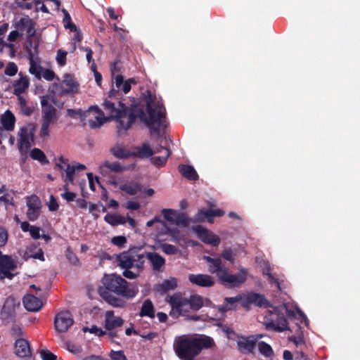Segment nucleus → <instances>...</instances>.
I'll return each mask as SVG.
<instances>
[{"instance_id":"nucleus-1","label":"nucleus","mask_w":360,"mask_h":360,"mask_svg":"<svg viewBox=\"0 0 360 360\" xmlns=\"http://www.w3.org/2000/svg\"><path fill=\"white\" fill-rule=\"evenodd\" d=\"M103 107L109 117L116 120L119 122L118 131H127L135 122L136 118H139L148 127L151 134H158L160 127L165 118V108L162 103L155 101L150 92L146 100V116L144 110L141 107L134 105L129 108L123 102H112L105 100Z\"/></svg>"},{"instance_id":"nucleus-2","label":"nucleus","mask_w":360,"mask_h":360,"mask_svg":"<svg viewBox=\"0 0 360 360\" xmlns=\"http://www.w3.org/2000/svg\"><path fill=\"white\" fill-rule=\"evenodd\" d=\"M102 284L103 286L99 289L100 295L115 307H122L124 302L112 294L126 299H131L138 293V290L135 289L132 284L115 274H105L102 278Z\"/></svg>"},{"instance_id":"nucleus-3","label":"nucleus","mask_w":360,"mask_h":360,"mask_svg":"<svg viewBox=\"0 0 360 360\" xmlns=\"http://www.w3.org/2000/svg\"><path fill=\"white\" fill-rule=\"evenodd\" d=\"M214 340L208 336L204 338H182L176 342L174 350L181 360H194L203 349L211 348Z\"/></svg>"},{"instance_id":"nucleus-4","label":"nucleus","mask_w":360,"mask_h":360,"mask_svg":"<svg viewBox=\"0 0 360 360\" xmlns=\"http://www.w3.org/2000/svg\"><path fill=\"white\" fill-rule=\"evenodd\" d=\"M166 301L172 307L169 315L174 318L187 315L189 309L193 311H198L204 305L203 298L196 294L191 295L189 299H187L183 297L179 293H175L169 295Z\"/></svg>"},{"instance_id":"nucleus-5","label":"nucleus","mask_w":360,"mask_h":360,"mask_svg":"<svg viewBox=\"0 0 360 360\" xmlns=\"http://www.w3.org/2000/svg\"><path fill=\"white\" fill-rule=\"evenodd\" d=\"M208 271L211 274H216L217 277L221 284L230 287H236L243 283L246 280L243 274H232L229 269L222 264L219 257L214 258V262L209 264Z\"/></svg>"},{"instance_id":"nucleus-6","label":"nucleus","mask_w":360,"mask_h":360,"mask_svg":"<svg viewBox=\"0 0 360 360\" xmlns=\"http://www.w3.org/2000/svg\"><path fill=\"white\" fill-rule=\"evenodd\" d=\"M94 112L98 114L95 117V120H90L89 127L91 129H96L101 127L105 121L108 120V118L103 116V112L98 108V106H91L88 110L82 111V110H75L73 109L68 110V115L71 117H75L76 115H79L81 118H85L89 116V115L91 112Z\"/></svg>"},{"instance_id":"nucleus-7","label":"nucleus","mask_w":360,"mask_h":360,"mask_svg":"<svg viewBox=\"0 0 360 360\" xmlns=\"http://www.w3.org/2000/svg\"><path fill=\"white\" fill-rule=\"evenodd\" d=\"M74 320L69 311H61L54 318V328L58 333H65L73 325Z\"/></svg>"},{"instance_id":"nucleus-8","label":"nucleus","mask_w":360,"mask_h":360,"mask_svg":"<svg viewBox=\"0 0 360 360\" xmlns=\"http://www.w3.org/2000/svg\"><path fill=\"white\" fill-rule=\"evenodd\" d=\"M269 312L271 315L276 316V318L275 319H268L265 323L266 328H272L276 332H283L290 330L288 321L283 314L278 313L277 309H275V312L271 311H269Z\"/></svg>"},{"instance_id":"nucleus-9","label":"nucleus","mask_w":360,"mask_h":360,"mask_svg":"<svg viewBox=\"0 0 360 360\" xmlns=\"http://www.w3.org/2000/svg\"><path fill=\"white\" fill-rule=\"evenodd\" d=\"M137 250H141L139 248L133 247L127 251H124L119 255H116V261L121 269H131L135 263V254Z\"/></svg>"},{"instance_id":"nucleus-10","label":"nucleus","mask_w":360,"mask_h":360,"mask_svg":"<svg viewBox=\"0 0 360 360\" xmlns=\"http://www.w3.org/2000/svg\"><path fill=\"white\" fill-rule=\"evenodd\" d=\"M125 169V167L118 162H105L100 167V172L104 176H108L110 178L109 183L111 185H117L118 181L112 176L110 175V172H122Z\"/></svg>"},{"instance_id":"nucleus-11","label":"nucleus","mask_w":360,"mask_h":360,"mask_svg":"<svg viewBox=\"0 0 360 360\" xmlns=\"http://www.w3.org/2000/svg\"><path fill=\"white\" fill-rule=\"evenodd\" d=\"M193 230L197 233L198 238L206 244L218 246L220 243V238L218 236L201 225L193 226Z\"/></svg>"},{"instance_id":"nucleus-12","label":"nucleus","mask_w":360,"mask_h":360,"mask_svg":"<svg viewBox=\"0 0 360 360\" xmlns=\"http://www.w3.org/2000/svg\"><path fill=\"white\" fill-rule=\"evenodd\" d=\"M250 304H254L255 306L260 307H270L269 302L264 297V295L254 292H250L246 295H245L241 302V305L243 307H248Z\"/></svg>"},{"instance_id":"nucleus-13","label":"nucleus","mask_w":360,"mask_h":360,"mask_svg":"<svg viewBox=\"0 0 360 360\" xmlns=\"http://www.w3.org/2000/svg\"><path fill=\"white\" fill-rule=\"evenodd\" d=\"M27 217L31 221H36L40 215L41 203L39 198L32 195L27 198Z\"/></svg>"},{"instance_id":"nucleus-14","label":"nucleus","mask_w":360,"mask_h":360,"mask_svg":"<svg viewBox=\"0 0 360 360\" xmlns=\"http://www.w3.org/2000/svg\"><path fill=\"white\" fill-rule=\"evenodd\" d=\"M262 337V335L257 337L255 335H250L248 337L242 336L237 341V347L238 349L244 354H254L258 339Z\"/></svg>"},{"instance_id":"nucleus-15","label":"nucleus","mask_w":360,"mask_h":360,"mask_svg":"<svg viewBox=\"0 0 360 360\" xmlns=\"http://www.w3.org/2000/svg\"><path fill=\"white\" fill-rule=\"evenodd\" d=\"M61 163H64L66 165L65 168V181L68 180L69 182L71 184L73 183L74 181V175L76 171H82L86 169V167L84 165L82 164H78L76 166H71L68 163V160L64 158L63 156H60L58 162L56 163V167L58 168L59 169H63V166L61 165Z\"/></svg>"},{"instance_id":"nucleus-16","label":"nucleus","mask_w":360,"mask_h":360,"mask_svg":"<svg viewBox=\"0 0 360 360\" xmlns=\"http://www.w3.org/2000/svg\"><path fill=\"white\" fill-rule=\"evenodd\" d=\"M224 212L221 209L210 210L202 208L198 210L194 217V221H204L205 219L209 223H213L214 217H222Z\"/></svg>"},{"instance_id":"nucleus-17","label":"nucleus","mask_w":360,"mask_h":360,"mask_svg":"<svg viewBox=\"0 0 360 360\" xmlns=\"http://www.w3.org/2000/svg\"><path fill=\"white\" fill-rule=\"evenodd\" d=\"M188 280L193 284L200 287H212L214 284L212 277L207 274H190Z\"/></svg>"},{"instance_id":"nucleus-18","label":"nucleus","mask_w":360,"mask_h":360,"mask_svg":"<svg viewBox=\"0 0 360 360\" xmlns=\"http://www.w3.org/2000/svg\"><path fill=\"white\" fill-rule=\"evenodd\" d=\"M124 320L120 316H115L113 311H107L105 314L104 327L107 330H112L115 328L121 327Z\"/></svg>"},{"instance_id":"nucleus-19","label":"nucleus","mask_w":360,"mask_h":360,"mask_svg":"<svg viewBox=\"0 0 360 360\" xmlns=\"http://www.w3.org/2000/svg\"><path fill=\"white\" fill-rule=\"evenodd\" d=\"M157 153H162L161 156H153L150 158L153 165L158 167H163L167 162L168 158L171 155L170 150L163 146H159L154 150V154Z\"/></svg>"},{"instance_id":"nucleus-20","label":"nucleus","mask_w":360,"mask_h":360,"mask_svg":"<svg viewBox=\"0 0 360 360\" xmlns=\"http://www.w3.org/2000/svg\"><path fill=\"white\" fill-rule=\"evenodd\" d=\"M22 302L25 308L30 311H38L43 305L41 299L31 294L25 295Z\"/></svg>"},{"instance_id":"nucleus-21","label":"nucleus","mask_w":360,"mask_h":360,"mask_svg":"<svg viewBox=\"0 0 360 360\" xmlns=\"http://www.w3.org/2000/svg\"><path fill=\"white\" fill-rule=\"evenodd\" d=\"M16 264L11 256L5 255L0 259V271L8 278L13 276L9 272L10 270H14Z\"/></svg>"},{"instance_id":"nucleus-22","label":"nucleus","mask_w":360,"mask_h":360,"mask_svg":"<svg viewBox=\"0 0 360 360\" xmlns=\"http://www.w3.org/2000/svg\"><path fill=\"white\" fill-rule=\"evenodd\" d=\"M14 347L16 355L20 357H26L31 354L29 342L24 338L17 339Z\"/></svg>"},{"instance_id":"nucleus-23","label":"nucleus","mask_w":360,"mask_h":360,"mask_svg":"<svg viewBox=\"0 0 360 360\" xmlns=\"http://www.w3.org/2000/svg\"><path fill=\"white\" fill-rule=\"evenodd\" d=\"M131 153V157L146 158L153 156L154 150H153L148 143H143L141 146L134 147Z\"/></svg>"},{"instance_id":"nucleus-24","label":"nucleus","mask_w":360,"mask_h":360,"mask_svg":"<svg viewBox=\"0 0 360 360\" xmlns=\"http://www.w3.org/2000/svg\"><path fill=\"white\" fill-rule=\"evenodd\" d=\"M41 112L42 116L46 117L51 118L57 120L58 117L56 115V109L51 104L49 103L48 98L46 96H43L41 98Z\"/></svg>"},{"instance_id":"nucleus-25","label":"nucleus","mask_w":360,"mask_h":360,"mask_svg":"<svg viewBox=\"0 0 360 360\" xmlns=\"http://www.w3.org/2000/svg\"><path fill=\"white\" fill-rule=\"evenodd\" d=\"M28 59L30 60V74L34 75L38 79L41 78V73L43 68L40 65H37L34 60V53L30 48L27 47L26 49Z\"/></svg>"},{"instance_id":"nucleus-26","label":"nucleus","mask_w":360,"mask_h":360,"mask_svg":"<svg viewBox=\"0 0 360 360\" xmlns=\"http://www.w3.org/2000/svg\"><path fill=\"white\" fill-rule=\"evenodd\" d=\"M179 173L188 180L196 181L198 174L193 166L188 165H179L178 167Z\"/></svg>"},{"instance_id":"nucleus-27","label":"nucleus","mask_w":360,"mask_h":360,"mask_svg":"<svg viewBox=\"0 0 360 360\" xmlns=\"http://www.w3.org/2000/svg\"><path fill=\"white\" fill-rule=\"evenodd\" d=\"M20 78L13 85V93L16 96H20L29 87V79L27 76H22V72L19 73Z\"/></svg>"},{"instance_id":"nucleus-28","label":"nucleus","mask_w":360,"mask_h":360,"mask_svg":"<svg viewBox=\"0 0 360 360\" xmlns=\"http://www.w3.org/2000/svg\"><path fill=\"white\" fill-rule=\"evenodd\" d=\"M146 258L150 262L153 269L159 271L165 263V259L156 252H147Z\"/></svg>"},{"instance_id":"nucleus-29","label":"nucleus","mask_w":360,"mask_h":360,"mask_svg":"<svg viewBox=\"0 0 360 360\" xmlns=\"http://www.w3.org/2000/svg\"><path fill=\"white\" fill-rule=\"evenodd\" d=\"M13 302V298L8 297L6 299L1 312L2 319H8L14 316L15 305Z\"/></svg>"},{"instance_id":"nucleus-30","label":"nucleus","mask_w":360,"mask_h":360,"mask_svg":"<svg viewBox=\"0 0 360 360\" xmlns=\"http://www.w3.org/2000/svg\"><path fill=\"white\" fill-rule=\"evenodd\" d=\"M139 316L141 317L148 316L151 319L155 317V308L150 299L144 300L141 308Z\"/></svg>"},{"instance_id":"nucleus-31","label":"nucleus","mask_w":360,"mask_h":360,"mask_svg":"<svg viewBox=\"0 0 360 360\" xmlns=\"http://www.w3.org/2000/svg\"><path fill=\"white\" fill-rule=\"evenodd\" d=\"M177 286V281L175 278H170L165 280L161 284L156 287L157 291L161 293H165L170 290H174Z\"/></svg>"},{"instance_id":"nucleus-32","label":"nucleus","mask_w":360,"mask_h":360,"mask_svg":"<svg viewBox=\"0 0 360 360\" xmlns=\"http://www.w3.org/2000/svg\"><path fill=\"white\" fill-rule=\"evenodd\" d=\"M120 189L126 193L134 195L141 191V186L139 183L131 181L120 186Z\"/></svg>"},{"instance_id":"nucleus-33","label":"nucleus","mask_w":360,"mask_h":360,"mask_svg":"<svg viewBox=\"0 0 360 360\" xmlns=\"http://www.w3.org/2000/svg\"><path fill=\"white\" fill-rule=\"evenodd\" d=\"M15 118L14 115L7 110L1 119V124L6 131H13L15 127Z\"/></svg>"},{"instance_id":"nucleus-34","label":"nucleus","mask_w":360,"mask_h":360,"mask_svg":"<svg viewBox=\"0 0 360 360\" xmlns=\"http://www.w3.org/2000/svg\"><path fill=\"white\" fill-rule=\"evenodd\" d=\"M104 220L112 226H117L119 224H124L127 223L125 217L117 214H107L104 217Z\"/></svg>"},{"instance_id":"nucleus-35","label":"nucleus","mask_w":360,"mask_h":360,"mask_svg":"<svg viewBox=\"0 0 360 360\" xmlns=\"http://www.w3.org/2000/svg\"><path fill=\"white\" fill-rule=\"evenodd\" d=\"M262 274L264 276H267L268 281L271 284L275 285V286L281 290V284L279 280L271 274V268L269 262L264 263V267L262 269Z\"/></svg>"},{"instance_id":"nucleus-36","label":"nucleus","mask_w":360,"mask_h":360,"mask_svg":"<svg viewBox=\"0 0 360 360\" xmlns=\"http://www.w3.org/2000/svg\"><path fill=\"white\" fill-rule=\"evenodd\" d=\"M111 154L119 159H127L131 157L130 150H126L121 146H115L110 149Z\"/></svg>"},{"instance_id":"nucleus-37","label":"nucleus","mask_w":360,"mask_h":360,"mask_svg":"<svg viewBox=\"0 0 360 360\" xmlns=\"http://www.w3.org/2000/svg\"><path fill=\"white\" fill-rule=\"evenodd\" d=\"M64 80L63 82V84H65L68 88L65 89H63L62 92L68 94L70 92H74L77 90L78 86V84L75 81L73 77L70 74H66L64 77Z\"/></svg>"},{"instance_id":"nucleus-38","label":"nucleus","mask_w":360,"mask_h":360,"mask_svg":"<svg viewBox=\"0 0 360 360\" xmlns=\"http://www.w3.org/2000/svg\"><path fill=\"white\" fill-rule=\"evenodd\" d=\"M30 155L32 159L39 161L41 165H47L49 162L45 153L39 148H33L30 151Z\"/></svg>"},{"instance_id":"nucleus-39","label":"nucleus","mask_w":360,"mask_h":360,"mask_svg":"<svg viewBox=\"0 0 360 360\" xmlns=\"http://www.w3.org/2000/svg\"><path fill=\"white\" fill-rule=\"evenodd\" d=\"M176 218L174 219V224L175 225H177V226H179V225H181L183 226L184 227H186L188 226L189 224V222L191 221L195 222L193 219H191L186 213L185 212H177V214H176Z\"/></svg>"},{"instance_id":"nucleus-40","label":"nucleus","mask_w":360,"mask_h":360,"mask_svg":"<svg viewBox=\"0 0 360 360\" xmlns=\"http://www.w3.org/2000/svg\"><path fill=\"white\" fill-rule=\"evenodd\" d=\"M30 138L19 139L18 147L21 155H25L32 146Z\"/></svg>"},{"instance_id":"nucleus-41","label":"nucleus","mask_w":360,"mask_h":360,"mask_svg":"<svg viewBox=\"0 0 360 360\" xmlns=\"http://www.w3.org/2000/svg\"><path fill=\"white\" fill-rule=\"evenodd\" d=\"M258 349L259 352L266 357H271L274 354L271 347L264 341L258 342Z\"/></svg>"},{"instance_id":"nucleus-42","label":"nucleus","mask_w":360,"mask_h":360,"mask_svg":"<svg viewBox=\"0 0 360 360\" xmlns=\"http://www.w3.org/2000/svg\"><path fill=\"white\" fill-rule=\"evenodd\" d=\"M140 250H137L135 254V262L134 264V268L138 270V272L141 271L144 267L145 259L146 258V254L139 253Z\"/></svg>"},{"instance_id":"nucleus-43","label":"nucleus","mask_w":360,"mask_h":360,"mask_svg":"<svg viewBox=\"0 0 360 360\" xmlns=\"http://www.w3.org/2000/svg\"><path fill=\"white\" fill-rule=\"evenodd\" d=\"M19 139L30 138L33 141L34 139V128L31 127L30 129L26 127H22L20 129L18 134Z\"/></svg>"},{"instance_id":"nucleus-44","label":"nucleus","mask_w":360,"mask_h":360,"mask_svg":"<svg viewBox=\"0 0 360 360\" xmlns=\"http://www.w3.org/2000/svg\"><path fill=\"white\" fill-rule=\"evenodd\" d=\"M243 300V297L241 295H238L236 297L224 298L225 302L228 304L231 310H235L237 307V302H241Z\"/></svg>"},{"instance_id":"nucleus-45","label":"nucleus","mask_w":360,"mask_h":360,"mask_svg":"<svg viewBox=\"0 0 360 360\" xmlns=\"http://www.w3.org/2000/svg\"><path fill=\"white\" fill-rule=\"evenodd\" d=\"M161 212L165 220L174 224L177 211L172 209H163Z\"/></svg>"},{"instance_id":"nucleus-46","label":"nucleus","mask_w":360,"mask_h":360,"mask_svg":"<svg viewBox=\"0 0 360 360\" xmlns=\"http://www.w3.org/2000/svg\"><path fill=\"white\" fill-rule=\"evenodd\" d=\"M160 248L164 253L169 255H175L178 251V249L176 246L168 243L161 244Z\"/></svg>"},{"instance_id":"nucleus-47","label":"nucleus","mask_w":360,"mask_h":360,"mask_svg":"<svg viewBox=\"0 0 360 360\" xmlns=\"http://www.w3.org/2000/svg\"><path fill=\"white\" fill-rule=\"evenodd\" d=\"M124 82V77L121 75H118L115 77V85L118 90L115 91V89H112L109 91V97L115 96L116 94L119 93V91L121 88L122 84Z\"/></svg>"},{"instance_id":"nucleus-48","label":"nucleus","mask_w":360,"mask_h":360,"mask_svg":"<svg viewBox=\"0 0 360 360\" xmlns=\"http://www.w3.org/2000/svg\"><path fill=\"white\" fill-rule=\"evenodd\" d=\"M18 70V66L15 63L9 62L5 68L4 73L8 76L12 77L17 74Z\"/></svg>"},{"instance_id":"nucleus-49","label":"nucleus","mask_w":360,"mask_h":360,"mask_svg":"<svg viewBox=\"0 0 360 360\" xmlns=\"http://www.w3.org/2000/svg\"><path fill=\"white\" fill-rule=\"evenodd\" d=\"M68 52L66 51L58 49L57 51L56 61L60 66H64L66 64V57Z\"/></svg>"},{"instance_id":"nucleus-50","label":"nucleus","mask_w":360,"mask_h":360,"mask_svg":"<svg viewBox=\"0 0 360 360\" xmlns=\"http://www.w3.org/2000/svg\"><path fill=\"white\" fill-rule=\"evenodd\" d=\"M111 242L117 247L123 248L127 243V238L124 236H115L112 238Z\"/></svg>"},{"instance_id":"nucleus-51","label":"nucleus","mask_w":360,"mask_h":360,"mask_svg":"<svg viewBox=\"0 0 360 360\" xmlns=\"http://www.w3.org/2000/svg\"><path fill=\"white\" fill-rule=\"evenodd\" d=\"M63 22L65 23V27L70 29L71 32H75L77 30V26L71 22V17L69 13H67L64 16Z\"/></svg>"},{"instance_id":"nucleus-52","label":"nucleus","mask_w":360,"mask_h":360,"mask_svg":"<svg viewBox=\"0 0 360 360\" xmlns=\"http://www.w3.org/2000/svg\"><path fill=\"white\" fill-rule=\"evenodd\" d=\"M10 334L13 338H20L24 333L22 328L18 325H13L10 330Z\"/></svg>"},{"instance_id":"nucleus-53","label":"nucleus","mask_w":360,"mask_h":360,"mask_svg":"<svg viewBox=\"0 0 360 360\" xmlns=\"http://www.w3.org/2000/svg\"><path fill=\"white\" fill-rule=\"evenodd\" d=\"M29 16H26L25 18H22L15 25V27L18 30L24 31L28 25V22H30Z\"/></svg>"},{"instance_id":"nucleus-54","label":"nucleus","mask_w":360,"mask_h":360,"mask_svg":"<svg viewBox=\"0 0 360 360\" xmlns=\"http://www.w3.org/2000/svg\"><path fill=\"white\" fill-rule=\"evenodd\" d=\"M112 360H127L124 353L122 350L113 351L112 350L110 354Z\"/></svg>"},{"instance_id":"nucleus-55","label":"nucleus","mask_w":360,"mask_h":360,"mask_svg":"<svg viewBox=\"0 0 360 360\" xmlns=\"http://www.w3.org/2000/svg\"><path fill=\"white\" fill-rule=\"evenodd\" d=\"M40 356L42 360H56L57 356L49 350L41 349L40 351Z\"/></svg>"},{"instance_id":"nucleus-56","label":"nucleus","mask_w":360,"mask_h":360,"mask_svg":"<svg viewBox=\"0 0 360 360\" xmlns=\"http://www.w3.org/2000/svg\"><path fill=\"white\" fill-rule=\"evenodd\" d=\"M8 231L3 227H0V248L6 245L8 241Z\"/></svg>"},{"instance_id":"nucleus-57","label":"nucleus","mask_w":360,"mask_h":360,"mask_svg":"<svg viewBox=\"0 0 360 360\" xmlns=\"http://www.w3.org/2000/svg\"><path fill=\"white\" fill-rule=\"evenodd\" d=\"M89 330V333L97 335L98 337L103 336L106 334V332L103 330L101 328H98L96 326H92L90 328H85L84 331Z\"/></svg>"},{"instance_id":"nucleus-58","label":"nucleus","mask_w":360,"mask_h":360,"mask_svg":"<svg viewBox=\"0 0 360 360\" xmlns=\"http://www.w3.org/2000/svg\"><path fill=\"white\" fill-rule=\"evenodd\" d=\"M49 125L41 123L39 131V136L42 139L49 138L50 136Z\"/></svg>"},{"instance_id":"nucleus-59","label":"nucleus","mask_w":360,"mask_h":360,"mask_svg":"<svg viewBox=\"0 0 360 360\" xmlns=\"http://www.w3.org/2000/svg\"><path fill=\"white\" fill-rule=\"evenodd\" d=\"M42 72H43L42 76L46 80L53 81L54 79L56 74L52 70H50V69L44 70L43 68Z\"/></svg>"},{"instance_id":"nucleus-60","label":"nucleus","mask_w":360,"mask_h":360,"mask_svg":"<svg viewBox=\"0 0 360 360\" xmlns=\"http://www.w3.org/2000/svg\"><path fill=\"white\" fill-rule=\"evenodd\" d=\"M35 23L30 18V22H28V25L26 27L25 30L30 37H32L35 34Z\"/></svg>"},{"instance_id":"nucleus-61","label":"nucleus","mask_w":360,"mask_h":360,"mask_svg":"<svg viewBox=\"0 0 360 360\" xmlns=\"http://www.w3.org/2000/svg\"><path fill=\"white\" fill-rule=\"evenodd\" d=\"M124 271L122 273L123 276L129 279H134L139 276V272L135 273L130 270V269H124Z\"/></svg>"},{"instance_id":"nucleus-62","label":"nucleus","mask_w":360,"mask_h":360,"mask_svg":"<svg viewBox=\"0 0 360 360\" xmlns=\"http://www.w3.org/2000/svg\"><path fill=\"white\" fill-rule=\"evenodd\" d=\"M39 232L40 229L39 227L33 226L30 227V233L32 238L35 240L40 238L41 236Z\"/></svg>"},{"instance_id":"nucleus-63","label":"nucleus","mask_w":360,"mask_h":360,"mask_svg":"<svg viewBox=\"0 0 360 360\" xmlns=\"http://www.w3.org/2000/svg\"><path fill=\"white\" fill-rule=\"evenodd\" d=\"M58 207L59 206H58L56 199L53 197V195H51L50 201L49 203V210L51 212L56 211V210H58Z\"/></svg>"},{"instance_id":"nucleus-64","label":"nucleus","mask_w":360,"mask_h":360,"mask_svg":"<svg viewBox=\"0 0 360 360\" xmlns=\"http://www.w3.org/2000/svg\"><path fill=\"white\" fill-rule=\"evenodd\" d=\"M61 197L66 200L68 202H71L75 200L76 198V193L70 191H66L61 194Z\"/></svg>"}]
</instances>
